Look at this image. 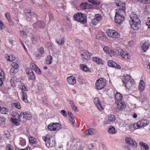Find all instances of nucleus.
I'll return each mask as SVG.
<instances>
[{"instance_id":"1","label":"nucleus","mask_w":150,"mask_h":150,"mask_svg":"<svg viewBox=\"0 0 150 150\" xmlns=\"http://www.w3.org/2000/svg\"><path fill=\"white\" fill-rule=\"evenodd\" d=\"M130 17L131 19L130 24L131 25V32L132 33H136L139 29L138 26L140 24L139 19L137 17L136 13L132 12L130 14Z\"/></svg>"},{"instance_id":"2","label":"nucleus","mask_w":150,"mask_h":150,"mask_svg":"<svg viewBox=\"0 0 150 150\" xmlns=\"http://www.w3.org/2000/svg\"><path fill=\"white\" fill-rule=\"evenodd\" d=\"M42 139L45 142L46 146L48 148L54 146L56 144L54 138L50 134H47L42 137Z\"/></svg>"},{"instance_id":"3","label":"nucleus","mask_w":150,"mask_h":150,"mask_svg":"<svg viewBox=\"0 0 150 150\" xmlns=\"http://www.w3.org/2000/svg\"><path fill=\"white\" fill-rule=\"evenodd\" d=\"M105 81V79L103 78H100L96 81L95 85L98 90H101L104 87L106 84Z\"/></svg>"},{"instance_id":"4","label":"nucleus","mask_w":150,"mask_h":150,"mask_svg":"<svg viewBox=\"0 0 150 150\" xmlns=\"http://www.w3.org/2000/svg\"><path fill=\"white\" fill-rule=\"evenodd\" d=\"M123 14L120 13L116 12L115 19L116 23L121 25L124 21L125 18L123 15Z\"/></svg>"},{"instance_id":"5","label":"nucleus","mask_w":150,"mask_h":150,"mask_svg":"<svg viewBox=\"0 0 150 150\" xmlns=\"http://www.w3.org/2000/svg\"><path fill=\"white\" fill-rule=\"evenodd\" d=\"M20 88L21 90L24 91L22 92V100L25 103L28 102V101L27 100V93L26 92V91L28 90V89L26 88L23 83L21 84V87Z\"/></svg>"},{"instance_id":"6","label":"nucleus","mask_w":150,"mask_h":150,"mask_svg":"<svg viewBox=\"0 0 150 150\" xmlns=\"http://www.w3.org/2000/svg\"><path fill=\"white\" fill-rule=\"evenodd\" d=\"M61 128L60 124L59 123H52L48 126V129L50 131L58 130Z\"/></svg>"},{"instance_id":"7","label":"nucleus","mask_w":150,"mask_h":150,"mask_svg":"<svg viewBox=\"0 0 150 150\" xmlns=\"http://www.w3.org/2000/svg\"><path fill=\"white\" fill-rule=\"evenodd\" d=\"M116 5L118 7V8L116 9V12L120 13L121 14L125 13V3H116Z\"/></svg>"},{"instance_id":"8","label":"nucleus","mask_w":150,"mask_h":150,"mask_svg":"<svg viewBox=\"0 0 150 150\" xmlns=\"http://www.w3.org/2000/svg\"><path fill=\"white\" fill-rule=\"evenodd\" d=\"M13 116L15 118L18 117L21 122H25L27 121V119L25 117V113L23 112H21L20 115L18 112H15V115L13 114Z\"/></svg>"},{"instance_id":"9","label":"nucleus","mask_w":150,"mask_h":150,"mask_svg":"<svg viewBox=\"0 0 150 150\" xmlns=\"http://www.w3.org/2000/svg\"><path fill=\"white\" fill-rule=\"evenodd\" d=\"M106 33L108 36L112 38H117L120 36V34L114 30H108L107 31Z\"/></svg>"},{"instance_id":"10","label":"nucleus","mask_w":150,"mask_h":150,"mask_svg":"<svg viewBox=\"0 0 150 150\" xmlns=\"http://www.w3.org/2000/svg\"><path fill=\"white\" fill-rule=\"evenodd\" d=\"M113 52L117 55H120L122 58L125 59H128L129 58L128 53L124 52L121 49H119L118 50H115Z\"/></svg>"},{"instance_id":"11","label":"nucleus","mask_w":150,"mask_h":150,"mask_svg":"<svg viewBox=\"0 0 150 150\" xmlns=\"http://www.w3.org/2000/svg\"><path fill=\"white\" fill-rule=\"evenodd\" d=\"M115 117L113 115H109L105 117V123L106 124H111L114 123L115 120Z\"/></svg>"},{"instance_id":"12","label":"nucleus","mask_w":150,"mask_h":150,"mask_svg":"<svg viewBox=\"0 0 150 150\" xmlns=\"http://www.w3.org/2000/svg\"><path fill=\"white\" fill-rule=\"evenodd\" d=\"M126 144H129L133 147H136L137 146V143L134 139L129 137H127L125 139Z\"/></svg>"},{"instance_id":"13","label":"nucleus","mask_w":150,"mask_h":150,"mask_svg":"<svg viewBox=\"0 0 150 150\" xmlns=\"http://www.w3.org/2000/svg\"><path fill=\"white\" fill-rule=\"evenodd\" d=\"M149 122L146 120L143 119L138 121L137 123L138 128L139 129L141 128L146 126L149 124Z\"/></svg>"},{"instance_id":"14","label":"nucleus","mask_w":150,"mask_h":150,"mask_svg":"<svg viewBox=\"0 0 150 150\" xmlns=\"http://www.w3.org/2000/svg\"><path fill=\"white\" fill-rule=\"evenodd\" d=\"M93 102L96 107L100 111L102 110L103 108L101 104L100 99L98 98H95L93 100Z\"/></svg>"},{"instance_id":"15","label":"nucleus","mask_w":150,"mask_h":150,"mask_svg":"<svg viewBox=\"0 0 150 150\" xmlns=\"http://www.w3.org/2000/svg\"><path fill=\"white\" fill-rule=\"evenodd\" d=\"M45 26V24L44 22L39 21L34 24L33 26L35 28H43Z\"/></svg>"},{"instance_id":"16","label":"nucleus","mask_w":150,"mask_h":150,"mask_svg":"<svg viewBox=\"0 0 150 150\" xmlns=\"http://www.w3.org/2000/svg\"><path fill=\"white\" fill-rule=\"evenodd\" d=\"M108 64L109 66L115 68L117 69H120L121 68V67L119 65L112 60L108 61Z\"/></svg>"},{"instance_id":"17","label":"nucleus","mask_w":150,"mask_h":150,"mask_svg":"<svg viewBox=\"0 0 150 150\" xmlns=\"http://www.w3.org/2000/svg\"><path fill=\"white\" fill-rule=\"evenodd\" d=\"M134 85V81L132 79H131V80H129L128 82L124 84L125 87L128 89L131 88Z\"/></svg>"},{"instance_id":"18","label":"nucleus","mask_w":150,"mask_h":150,"mask_svg":"<svg viewBox=\"0 0 150 150\" xmlns=\"http://www.w3.org/2000/svg\"><path fill=\"white\" fill-rule=\"evenodd\" d=\"M126 108V105L125 103L123 102H118L117 104V108L120 110H124Z\"/></svg>"},{"instance_id":"19","label":"nucleus","mask_w":150,"mask_h":150,"mask_svg":"<svg viewBox=\"0 0 150 150\" xmlns=\"http://www.w3.org/2000/svg\"><path fill=\"white\" fill-rule=\"evenodd\" d=\"M28 75L29 79L31 80H34L35 78V77L31 69L29 70L27 72Z\"/></svg>"},{"instance_id":"20","label":"nucleus","mask_w":150,"mask_h":150,"mask_svg":"<svg viewBox=\"0 0 150 150\" xmlns=\"http://www.w3.org/2000/svg\"><path fill=\"white\" fill-rule=\"evenodd\" d=\"M96 132V130L94 128H90L86 130L84 132L85 134L87 135H92L95 134Z\"/></svg>"},{"instance_id":"21","label":"nucleus","mask_w":150,"mask_h":150,"mask_svg":"<svg viewBox=\"0 0 150 150\" xmlns=\"http://www.w3.org/2000/svg\"><path fill=\"white\" fill-rule=\"evenodd\" d=\"M67 82L69 84L73 85L76 82L74 76H71L67 78Z\"/></svg>"},{"instance_id":"22","label":"nucleus","mask_w":150,"mask_h":150,"mask_svg":"<svg viewBox=\"0 0 150 150\" xmlns=\"http://www.w3.org/2000/svg\"><path fill=\"white\" fill-rule=\"evenodd\" d=\"M140 148L142 150H148L149 149V146L146 143L142 141L139 142Z\"/></svg>"},{"instance_id":"23","label":"nucleus","mask_w":150,"mask_h":150,"mask_svg":"<svg viewBox=\"0 0 150 150\" xmlns=\"http://www.w3.org/2000/svg\"><path fill=\"white\" fill-rule=\"evenodd\" d=\"M131 79H132V77L129 75H124L122 78V81L123 84H124L128 81L131 80Z\"/></svg>"},{"instance_id":"24","label":"nucleus","mask_w":150,"mask_h":150,"mask_svg":"<svg viewBox=\"0 0 150 150\" xmlns=\"http://www.w3.org/2000/svg\"><path fill=\"white\" fill-rule=\"evenodd\" d=\"M80 7L82 9H90L91 7L90 4L86 3H82L80 5Z\"/></svg>"},{"instance_id":"25","label":"nucleus","mask_w":150,"mask_h":150,"mask_svg":"<svg viewBox=\"0 0 150 150\" xmlns=\"http://www.w3.org/2000/svg\"><path fill=\"white\" fill-rule=\"evenodd\" d=\"M81 56L85 59H89L91 55V54L87 51L84 52L83 54H81Z\"/></svg>"},{"instance_id":"26","label":"nucleus","mask_w":150,"mask_h":150,"mask_svg":"<svg viewBox=\"0 0 150 150\" xmlns=\"http://www.w3.org/2000/svg\"><path fill=\"white\" fill-rule=\"evenodd\" d=\"M115 98L116 101L117 100L118 102L122 100V96L120 93L116 92L115 95Z\"/></svg>"},{"instance_id":"27","label":"nucleus","mask_w":150,"mask_h":150,"mask_svg":"<svg viewBox=\"0 0 150 150\" xmlns=\"http://www.w3.org/2000/svg\"><path fill=\"white\" fill-rule=\"evenodd\" d=\"M93 60L98 64H103V60L100 58L97 57H93L92 58Z\"/></svg>"},{"instance_id":"28","label":"nucleus","mask_w":150,"mask_h":150,"mask_svg":"<svg viewBox=\"0 0 150 150\" xmlns=\"http://www.w3.org/2000/svg\"><path fill=\"white\" fill-rule=\"evenodd\" d=\"M150 46L148 42H145L142 45V48L144 52H146Z\"/></svg>"},{"instance_id":"29","label":"nucleus","mask_w":150,"mask_h":150,"mask_svg":"<svg viewBox=\"0 0 150 150\" xmlns=\"http://www.w3.org/2000/svg\"><path fill=\"white\" fill-rule=\"evenodd\" d=\"M81 16V17L80 18L79 22L84 24L86 22V16L85 14L82 13Z\"/></svg>"},{"instance_id":"30","label":"nucleus","mask_w":150,"mask_h":150,"mask_svg":"<svg viewBox=\"0 0 150 150\" xmlns=\"http://www.w3.org/2000/svg\"><path fill=\"white\" fill-rule=\"evenodd\" d=\"M26 15L30 18H32L35 14L34 12L31 10H27L25 11Z\"/></svg>"},{"instance_id":"31","label":"nucleus","mask_w":150,"mask_h":150,"mask_svg":"<svg viewBox=\"0 0 150 150\" xmlns=\"http://www.w3.org/2000/svg\"><path fill=\"white\" fill-rule=\"evenodd\" d=\"M10 121L12 123L17 125H20V122H21L18 118V119L11 118L10 119Z\"/></svg>"},{"instance_id":"32","label":"nucleus","mask_w":150,"mask_h":150,"mask_svg":"<svg viewBox=\"0 0 150 150\" xmlns=\"http://www.w3.org/2000/svg\"><path fill=\"white\" fill-rule=\"evenodd\" d=\"M9 112L8 110L5 108H1L0 106V112L2 114H7Z\"/></svg>"},{"instance_id":"33","label":"nucleus","mask_w":150,"mask_h":150,"mask_svg":"<svg viewBox=\"0 0 150 150\" xmlns=\"http://www.w3.org/2000/svg\"><path fill=\"white\" fill-rule=\"evenodd\" d=\"M138 128V126L137 123L131 125L129 127V129L131 132L134 131L135 129H139Z\"/></svg>"},{"instance_id":"34","label":"nucleus","mask_w":150,"mask_h":150,"mask_svg":"<svg viewBox=\"0 0 150 150\" xmlns=\"http://www.w3.org/2000/svg\"><path fill=\"white\" fill-rule=\"evenodd\" d=\"M145 86V84L142 80H141L140 82L139 90L142 91L144 89Z\"/></svg>"},{"instance_id":"35","label":"nucleus","mask_w":150,"mask_h":150,"mask_svg":"<svg viewBox=\"0 0 150 150\" xmlns=\"http://www.w3.org/2000/svg\"><path fill=\"white\" fill-rule=\"evenodd\" d=\"M80 67L81 69L84 71L88 72L90 71L89 69L88 68L87 66L86 65L81 64Z\"/></svg>"},{"instance_id":"36","label":"nucleus","mask_w":150,"mask_h":150,"mask_svg":"<svg viewBox=\"0 0 150 150\" xmlns=\"http://www.w3.org/2000/svg\"><path fill=\"white\" fill-rule=\"evenodd\" d=\"M82 13H78L75 14L74 16V19L76 21L79 22L80 17H81Z\"/></svg>"},{"instance_id":"37","label":"nucleus","mask_w":150,"mask_h":150,"mask_svg":"<svg viewBox=\"0 0 150 150\" xmlns=\"http://www.w3.org/2000/svg\"><path fill=\"white\" fill-rule=\"evenodd\" d=\"M52 57L51 55L47 56L45 59L46 63L47 64H50L52 63Z\"/></svg>"},{"instance_id":"38","label":"nucleus","mask_w":150,"mask_h":150,"mask_svg":"<svg viewBox=\"0 0 150 150\" xmlns=\"http://www.w3.org/2000/svg\"><path fill=\"white\" fill-rule=\"evenodd\" d=\"M90 3H92L95 6L98 5L100 4V2L97 0H88Z\"/></svg>"},{"instance_id":"39","label":"nucleus","mask_w":150,"mask_h":150,"mask_svg":"<svg viewBox=\"0 0 150 150\" xmlns=\"http://www.w3.org/2000/svg\"><path fill=\"white\" fill-rule=\"evenodd\" d=\"M5 118L3 117L0 118V126L4 127L5 124Z\"/></svg>"},{"instance_id":"40","label":"nucleus","mask_w":150,"mask_h":150,"mask_svg":"<svg viewBox=\"0 0 150 150\" xmlns=\"http://www.w3.org/2000/svg\"><path fill=\"white\" fill-rule=\"evenodd\" d=\"M19 144L22 146H23L26 144V141L25 139L23 138H20Z\"/></svg>"},{"instance_id":"41","label":"nucleus","mask_w":150,"mask_h":150,"mask_svg":"<svg viewBox=\"0 0 150 150\" xmlns=\"http://www.w3.org/2000/svg\"><path fill=\"white\" fill-rule=\"evenodd\" d=\"M18 71V70L14 68H11L10 69V73L11 75H15Z\"/></svg>"},{"instance_id":"42","label":"nucleus","mask_w":150,"mask_h":150,"mask_svg":"<svg viewBox=\"0 0 150 150\" xmlns=\"http://www.w3.org/2000/svg\"><path fill=\"white\" fill-rule=\"evenodd\" d=\"M64 38H62L60 40H58L57 39L56 40V41L57 43L60 45H63L64 43Z\"/></svg>"},{"instance_id":"43","label":"nucleus","mask_w":150,"mask_h":150,"mask_svg":"<svg viewBox=\"0 0 150 150\" xmlns=\"http://www.w3.org/2000/svg\"><path fill=\"white\" fill-rule=\"evenodd\" d=\"M108 132L109 133L112 134H114L116 132V130L114 127H112L110 128L108 130Z\"/></svg>"},{"instance_id":"44","label":"nucleus","mask_w":150,"mask_h":150,"mask_svg":"<svg viewBox=\"0 0 150 150\" xmlns=\"http://www.w3.org/2000/svg\"><path fill=\"white\" fill-rule=\"evenodd\" d=\"M30 142L32 144H36L37 143L36 139L34 138L31 137L29 138Z\"/></svg>"},{"instance_id":"45","label":"nucleus","mask_w":150,"mask_h":150,"mask_svg":"<svg viewBox=\"0 0 150 150\" xmlns=\"http://www.w3.org/2000/svg\"><path fill=\"white\" fill-rule=\"evenodd\" d=\"M25 117L27 119V120H29L32 118V116L31 114H30V113L26 112H25Z\"/></svg>"},{"instance_id":"46","label":"nucleus","mask_w":150,"mask_h":150,"mask_svg":"<svg viewBox=\"0 0 150 150\" xmlns=\"http://www.w3.org/2000/svg\"><path fill=\"white\" fill-rule=\"evenodd\" d=\"M12 68H14L18 70L19 66L17 63L15 62H12L11 64Z\"/></svg>"},{"instance_id":"47","label":"nucleus","mask_w":150,"mask_h":150,"mask_svg":"<svg viewBox=\"0 0 150 150\" xmlns=\"http://www.w3.org/2000/svg\"><path fill=\"white\" fill-rule=\"evenodd\" d=\"M99 22L98 20H96L95 18H93L91 20V24L94 25H96L97 24L99 23Z\"/></svg>"},{"instance_id":"48","label":"nucleus","mask_w":150,"mask_h":150,"mask_svg":"<svg viewBox=\"0 0 150 150\" xmlns=\"http://www.w3.org/2000/svg\"><path fill=\"white\" fill-rule=\"evenodd\" d=\"M12 105L15 106L18 109H20L21 108L20 104L19 103H14L12 104Z\"/></svg>"},{"instance_id":"49","label":"nucleus","mask_w":150,"mask_h":150,"mask_svg":"<svg viewBox=\"0 0 150 150\" xmlns=\"http://www.w3.org/2000/svg\"><path fill=\"white\" fill-rule=\"evenodd\" d=\"M94 18H95L99 22V21L101 19L102 17L100 14H96Z\"/></svg>"},{"instance_id":"50","label":"nucleus","mask_w":150,"mask_h":150,"mask_svg":"<svg viewBox=\"0 0 150 150\" xmlns=\"http://www.w3.org/2000/svg\"><path fill=\"white\" fill-rule=\"evenodd\" d=\"M5 28V27L3 22L0 20V30H2L4 29Z\"/></svg>"},{"instance_id":"51","label":"nucleus","mask_w":150,"mask_h":150,"mask_svg":"<svg viewBox=\"0 0 150 150\" xmlns=\"http://www.w3.org/2000/svg\"><path fill=\"white\" fill-rule=\"evenodd\" d=\"M6 150H13V147L10 144H9L7 145L6 147Z\"/></svg>"},{"instance_id":"52","label":"nucleus","mask_w":150,"mask_h":150,"mask_svg":"<svg viewBox=\"0 0 150 150\" xmlns=\"http://www.w3.org/2000/svg\"><path fill=\"white\" fill-rule=\"evenodd\" d=\"M35 70L38 74L40 75L41 74V72L40 70L36 66V68H35Z\"/></svg>"},{"instance_id":"53","label":"nucleus","mask_w":150,"mask_h":150,"mask_svg":"<svg viewBox=\"0 0 150 150\" xmlns=\"http://www.w3.org/2000/svg\"><path fill=\"white\" fill-rule=\"evenodd\" d=\"M70 122L71 123V124L72 125H74V124L75 120L74 118V117H71L69 118Z\"/></svg>"},{"instance_id":"54","label":"nucleus","mask_w":150,"mask_h":150,"mask_svg":"<svg viewBox=\"0 0 150 150\" xmlns=\"http://www.w3.org/2000/svg\"><path fill=\"white\" fill-rule=\"evenodd\" d=\"M60 112L62 115L65 117L67 116V113L64 110H60Z\"/></svg>"},{"instance_id":"55","label":"nucleus","mask_w":150,"mask_h":150,"mask_svg":"<svg viewBox=\"0 0 150 150\" xmlns=\"http://www.w3.org/2000/svg\"><path fill=\"white\" fill-rule=\"evenodd\" d=\"M39 52L41 55H43L44 53V48L43 47H41L39 50Z\"/></svg>"},{"instance_id":"56","label":"nucleus","mask_w":150,"mask_h":150,"mask_svg":"<svg viewBox=\"0 0 150 150\" xmlns=\"http://www.w3.org/2000/svg\"><path fill=\"white\" fill-rule=\"evenodd\" d=\"M104 52L107 53H108L109 52V47H105L103 48Z\"/></svg>"},{"instance_id":"57","label":"nucleus","mask_w":150,"mask_h":150,"mask_svg":"<svg viewBox=\"0 0 150 150\" xmlns=\"http://www.w3.org/2000/svg\"><path fill=\"white\" fill-rule=\"evenodd\" d=\"M8 57V60L10 61H13L15 59V57L12 56H9Z\"/></svg>"},{"instance_id":"58","label":"nucleus","mask_w":150,"mask_h":150,"mask_svg":"<svg viewBox=\"0 0 150 150\" xmlns=\"http://www.w3.org/2000/svg\"><path fill=\"white\" fill-rule=\"evenodd\" d=\"M5 16L7 20H8L10 18V15L9 13H7L5 14Z\"/></svg>"},{"instance_id":"59","label":"nucleus","mask_w":150,"mask_h":150,"mask_svg":"<svg viewBox=\"0 0 150 150\" xmlns=\"http://www.w3.org/2000/svg\"><path fill=\"white\" fill-rule=\"evenodd\" d=\"M150 4V0H143V4Z\"/></svg>"},{"instance_id":"60","label":"nucleus","mask_w":150,"mask_h":150,"mask_svg":"<svg viewBox=\"0 0 150 150\" xmlns=\"http://www.w3.org/2000/svg\"><path fill=\"white\" fill-rule=\"evenodd\" d=\"M0 77L4 78V74L2 70L0 69Z\"/></svg>"},{"instance_id":"61","label":"nucleus","mask_w":150,"mask_h":150,"mask_svg":"<svg viewBox=\"0 0 150 150\" xmlns=\"http://www.w3.org/2000/svg\"><path fill=\"white\" fill-rule=\"evenodd\" d=\"M20 35L22 36H23L24 35H26V33L25 32L21 30L20 31Z\"/></svg>"},{"instance_id":"62","label":"nucleus","mask_w":150,"mask_h":150,"mask_svg":"<svg viewBox=\"0 0 150 150\" xmlns=\"http://www.w3.org/2000/svg\"><path fill=\"white\" fill-rule=\"evenodd\" d=\"M38 89L39 90H41L42 89V85L40 83H38Z\"/></svg>"},{"instance_id":"63","label":"nucleus","mask_w":150,"mask_h":150,"mask_svg":"<svg viewBox=\"0 0 150 150\" xmlns=\"http://www.w3.org/2000/svg\"><path fill=\"white\" fill-rule=\"evenodd\" d=\"M72 108L74 111H77V107L74 105L73 106L71 107Z\"/></svg>"},{"instance_id":"64","label":"nucleus","mask_w":150,"mask_h":150,"mask_svg":"<svg viewBox=\"0 0 150 150\" xmlns=\"http://www.w3.org/2000/svg\"><path fill=\"white\" fill-rule=\"evenodd\" d=\"M8 21L9 23V24L10 25H14V23L13 21H12L10 19L9 20H8Z\"/></svg>"}]
</instances>
